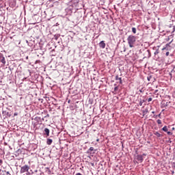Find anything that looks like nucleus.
<instances>
[{"label": "nucleus", "mask_w": 175, "mask_h": 175, "mask_svg": "<svg viewBox=\"0 0 175 175\" xmlns=\"http://www.w3.org/2000/svg\"><path fill=\"white\" fill-rule=\"evenodd\" d=\"M127 42L129 44V47H133V44H135L136 42V37L135 36H129L127 38Z\"/></svg>", "instance_id": "nucleus-1"}, {"label": "nucleus", "mask_w": 175, "mask_h": 175, "mask_svg": "<svg viewBox=\"0 0 175 175\" xmlns=\"http://www.w3.org/2000/svg\"><path fill=\"white\" fill-rule=\"evenodd\" d=\"M29 170V166L25 165L23 166L21 169V173H25V172H28Z\"/></svg>", "instance_id": "nucleus-2"}, {"label": "nucleus", "mask_w": 175, "mask_h": 175, "mask_svg": "<svg viewBox=\"0 0 175 175\" xmlns=\"http://www.w3.org/2000/svg\"><path fill=\"white\" fill-rule=\"evenodd\" d=\"M99 45H100V47H101V49H105V47H106V44H105L104 41H101Z\"/></svg>", "instance_id": "nucleus-3"}, {"label": "nucleus", "mask_w": 175, "mask_h": 175, "mask_svg": "<svg viewBox=\"0 0 175 175\" xmlns=\"http://www.w3.org/2000/svg\"><path fill=\"white\" fill-rule=\"evenodd\" d=\"M116 80H117L118 81V83H120V84L122 83V79H121V77H119L118 76L116 77Z\"/></svg>", "instance_id": "nucleus-4"}, {"label": "nucleus", "mask_w": 175, "mask_h": 175, "mask_svg": "<svg viewBox=\"0 0 175 175\" xmlns=\"http://www.w3.org/2000/svg\"><path fill=\"white\" fill-rule=\"evenodd\" d=\"M137 160H138L139 162H143V157L142 155H138L137 157Z\"/></svg>", "instance_id": "nucleus-5"}, {"label": "nucleus", "mask_w": 175, "mask_h": 175, "mask_svg": "<svg viewBox=\"0 0 175 175\" xmlns=\"http://www.w3.org/2000/svg\"><path fill=\"white\" fill-rule=\"evenodd\" d=\"M44 132L47 136L50 135V130L49 129H47V128L44 129Z\"/></svg>", "instance_id": "nucleus-6"}, {"label": "nucleus", "mask_w": 175, "mask_h": 175, "mask_svg": "<svg viewBox=\"0 0 175 175\" xmlns=\"http://www.w3.org/2000/svg\"><path fill=\"white\" fill-rule=\"evenodd\" d=\"M47 144L50 145L51 143H53V139H48L46 142Z\"/></svg>", "instance_id": "nucleus-7"}, {"label": "nucleus", "mask_w": 175, "mask_h": 175, "mask_svg": "<svg viewBox=\"0 0 175 175\" xmlns=\"http://www.w3.org/2000/svg\"><path fill=\"white\" fill-rule=\"evenodd\" d=\"M147 113H148V109H146L145 110L143 111L144 116H146V114H147Z\"/></svg>", "instance_id": "nucleus-8"}, {"label": "nucleus", "mask_w": 175, "mask_h": 175, "mask_svg": "<svg viewBox=\"0 0 175 175\" xmlns=\"http://www.w3.org/2000/svg\"><path fill=\"white\" fill-rule=\"evenodd\" d=\"M163 131H164V132H167V131H168V129H167V126H165L164 127H163Z\"/></svg>", "instance_id": "nucleus-9"}, {"label": "nucleus", "mask_w": 175, "mask_h": 175, "mask_svg": "<svg viewBox=\"0 0 175 175\" xmlns=\"http://www.w3.org/2000/svg\"><path fill=\"white\" fill-rule=\"evenodd\" d=\"M1 62L3 64H6V62L5 61V57H3V59H1Z\"/></svg>", "instance_id": "nucleus-10"}, {"label": "nucleus", "mask_w": 175, "mask_h": 175, "mask_svg": "<svg viewBox=\"0 0 175 175\" xmlns=\"http://www.w3.org/2000/svg\"><path fill=\"white\" fill-rule=\"evenodd\" d=\"M132 32H133L134 33H136V29L135 27L132 28Z\"/></svg>", "instance_id": "nucleus-11"}, {"label": "nucleus", "mask_w": 175, "mask_h": 175, "mask_svg": "<svg viewBox=\"0 0 175 175\" xmlns=\"http://www.w3.org/2000/svg\"><path fill=\"white\" fill-rule=\"evenodd\" d=\"M157 124H162V121L161 120H157Z\"/></svg>", "instance_id": "nucleus-12"}, {"label": "nucleus", "mask_w": 175, "mask_h": 175, "mask_svg": "<svg viewBox=\"0 0 175 175\" xmlns=\"http://www.w3.org/2000/svg\"><path fill=\"white\" fill-rule=\"evenodd\" d=\"M156 135H157V136H158V137H161V134L159 133H156Z\"/></svg>", "instance_id": "nucleus-13"}, {"label": "nucleus", "mask_w": 175, "mask_h": 175, "mask_svg": "<svg viewBox=\"0 0 175 175\" xmlns=\"http://www.w3.org/2000/svg\"><path fill=\"white\" fill-rule=\"evenodd\" d=\"M90 151H94V147H90Z\"/></svg>", "instance_id": "nucleus-14"}, {"label": "nucleus", "mask_w": 175, "mask_h": 175, "mask_svg": "<svg viewBox=\"0 0 175 175\" xmlns=\"http://www.w3.org/2000/svg\"><path fill=\"white\" fill-rule=\"evenodd\" d=\"M151 100H152V98H149L148 99V102H151Z\"/></svg>", "instance_id": "nucleus-15"}, {"label": "nucleus", "mask_w": 175, "mask_h": 175, "mask_svg": "<svg viewBox=\"0 0 175 175\" xmlns=\"http://www.w3.org/2000/svg\"><path fill=\"white\" fill-rule=\"evenodd\" d=\"M167 135H172V132H170V131H167Z\"/></svg>", "instance_id": "nucleus-16"}, {"label": "nucleus", "mask_w": 175, "mask_h": 175, "mask_svg": "<svg viewBox=\"0 0 175 175\" xmlns=\"http://www.w3.org/2000/svg\"><path fill=\"white\" fill-rule=\"evenodd\" d=\"M117 90H118V87H116L114 89L115 91H117Z\"/></svg>", "instance_id": "nucleus-17"}, {"label": "nucleus", "mask_w": 175, "mask_h": 175, "mask_svg": "<svg viewBox=\"0 0 175 175\" xmlns=\"http://www.w3.org/2000/svg\"><path fill=\"white\" fill-rule=\"evenodd\" d=\"M174 31H175V25L174 26L172 32H174Z\"/></svg>", "instance_id": "nucleus-18"}, {"label": "nucleus", "mask_w": 175, "mask_h": 175, "mask_svg": "<svg viewBox=\"0 0 175 175\" xmlns=\"http://www.w3.org/2000/svg\"><path fill=\"white\" fill-rule=\"evenodd\" d=\"M150 79H151V77H148V81H150Z\"/></svg>", "instance_id": "nucleus-19"}, {"label": "nucleus", "mask_w": 175, "mask_h": 175, "mask_svg": "<svg viewBox=\"0 0 175 175\" xmlns=\"http://www.w3.org/2000/svg\"><path fill=\"white\" fill-rule=\"evenodd\" d=\"M166 55H169V52H167V53H166Z\"/></svg>", "instance_id": "nucleus-20"}, {"label": "nucleus", "mask_w": 175, "mask_h": 175, "mask_svg": "<svg viewBox=\"0 0 175 175\" xmlns=\"http://www.w3.org/2000/svg\"><path fill=\"white\" fill-rule=\"evenodd\" d=\"M0 163H2V160L0 159Z\"/></svg>", "instance_id": "nucleus-21"}, {"label": "nucleus", "mask_w": 175, "mask_h": 175, "mask_svg": "<svg viewBox=\"0 0 175 175\" xmlns=\"http://www.w3.org/2000/svg\"><path fill=\"white\" fill-rule=\"evenodd\" d=\"M7 174H9V172H7Z\"/></svg>", "instance_id": "nucleus-22"}, {"label": "nucleus", "mask_w": 175, "mask_h": 175, "mask_svg": "<svg viewBox=\"0 0 175 175\" xmlns=\"http://www.w3.org/2000/svg\"><path fill=\"white\" fill-rule=\"evenodd\" d=\"M163 50H165V48H163Z\"/></svg>", "instance_id": "nucleus-23"}]
</instances>
